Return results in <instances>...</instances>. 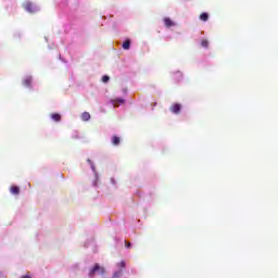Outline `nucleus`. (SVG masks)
<instances>
[{"mask_svg":"<svg viewBox=\"0 0 278 278\" xmlns=\"http://www.w3.org/2000/svg\"><path fill=\"white\" fill-rule=\"evenodd\" d=\"M94 273H100V275H104L105 274V268L100 266L98 263H96L93 268H91L90 271H89V277L93 278Z\"/></svg>","mask_w":278,"mask_h":278,"instance_id":"f257e3e1","label":"nucleus"},{"mask_svg":"<svg viewBox=\"0 0 278 278\" xmlns=\"http://www.w3.org/2000/svg\"><path fill=\"white\" fill-rule=\"evenodd\" d=\"M23 9L26 10V12L34 14L35 12H38V8L30 1L23 3Z\"/></svg>","mask_w":278,"mask_h":278,"instance_id":"f03ea898","label":"nucleus"},{"mask_svg":"<svg viewBox=\"0 0 278 278\" xmlns=\"http://www.w3.org/2000/svg\"><path fill=\"white\" fill-rule=\"evenodd\" d=\"M181 105L179 103H175L170 106V112L173 114H179L180 113Z\"/></svg>","mask_w":278,"mask_h":278,"instance_id":"7ed1b4c3","label":"nucleus"},{"mask_svg":"<svg viewBox=\"0 0 278 278\" xmlns=\"http://www.w3.org/2000/svg\"><path fill=\"white\" fill-rule=\"evenodd\" d=\"M163 22L165 23V26L167 28H170V27L175 26V23L169 17H165V20H163Z\"/></svg>","mask_w":278,"mask_h":278,"instance_id":"20e7f679","label":"nucleus"},{"mask_svg":"<svg viewBox=\"0 0 278 278\" xmlns=\"http://www.w3.org/2000/svg\"><path fill=\"white\" fill-rule=\"evenodd\" d=\"M23 86L26 88H30V86H31V77L30 76L24 78Z\"/></svg>","mask_w":278,"mask_h":278,"instance_id":"39448f33","label":"nucleus"},{"mask_svg":"<svg viewBox=\"0 0 278 278\" xmlns=\"http://www.w3.org/2000/svg\"><path fill=\"white\" fill-rule=\"evenodd\" d=\"M21 192V189L17 186L10 187V193L17 195Z\"/></svg>","mask_w":278,"mask_h":278,"instance_id":"423d86ee","label":"nucleus"},{"mask_svg":"<svg viewBox=\"0 0 278 278\" xmlns=\"http://www.w3.org/2000/svg\"><path fill=\"white\" fill-rule=\"evenodd\" d=\"M81 121L89 122L90 119V113L89 112H83L80 116Z\"/></svg>","mask_w":278,"mask_h":278,"instance_id":"0eeeda50","label":"nucleus"},{"mask_svg":"<svg viewBox=\"0 0 278 278\" xmlns=\"http://www.w3.org/2000/svg\"><path fill=\"white\" fill-rule=\"evenodd\" d=\"M112 144L113 146H119L121 144V138L118 136L112 137Z\"/></svg>","mask_w":278,"mask_h":278,"instance_id":"6e6552de","label":"nucleus"},{"mask_svg":"<svg viewBox=\"0 0 278 278\" xmlns=\"http://www.w3.org/2000/svg\"><path fill=\"white\" fill-rule=\"evenodd\" d=\"M50 117H52L53 122L55 123L61 122V114L53 113L52 115H50Z\"/></svg>","mask_w":278,"mask_h":278,"instance_id":"1a4fd4ad","label":"nucleus"},{"mask_svg":"<svg viewBox=\"0 0 278 278\" xmlns=\"http://www.w3.org/2000/svg\"><path fill=\"white\" fill-rule=\"evenodd\" d=\"M199 18H200V21L206 23L207 20L210 18V15H207V13H202V14H200Z\"/></svg>","mask_w":278,"mask_h":278,"instance_id":"9d476101","label":"nucleus"},{"mask_svg":"<svg viewBox=\"0 0 278 278\" xmlns=\"http://www.w3.org/2000/svg\"><path fill=\"white\" fill-rule=\"evenodd\" d=\"M123 49H125V50L130 49V40H125V42H123Z\"/></svg>","mask_w":278,"mask_h":278,"instance_id":"9b49d317","label":"nucleus"},{"mask_svg":"<svg viewBox=\"0 0 278 278\" xmlns=\"http://www.w3.org/2000/svg\"><path fill=\"white\" fill-rule=\"evenodd\" d=\"M200 46L203 47V48H207L208 47V41L206 39H204L200 42Z\"/></svg>","mask_w":278,"mask_h":278,"instance_id":"f8f14e48","label":"nucleus"},{"mask_svg":"<svg viewBox=\"0 0 278 278\" xmlns=\"http://www.w3.org/2000/svg\"><path fill=\"white\" fill-rule=\"evenodd\" d=\"M102 81H103L104 84H106L108 81H110V76H109V75H104V76L102 77Z\"/></svg>","mask_w":278,"mask_h":278,"instance_id":"ddd939ff","label":"nucleus"},{"mask_svg":"<svg viewBox=\"0 0 278 278\" xmlns=\"http://www.w3.org/2000/svg\"><path fill=\"white\" fill-rule=\"evenodd\" d=\"M125 267H126L125 261H122L121 263H118V268L124 269Z\"/></svg>","mask_w":278,"mask_h":278,"instance_id":"4468645a","label":"nucleus"},{"mask_svg":"<svg viewBox=\"0 0 278 278\" xmlns=\"http://www.w3.org/2000/svg\"><path fill=\"white\" fill-rule=\"evenodd\" d=\"M125 244H126V248H127V249H129L130 245H131L130 242H126V241H125Z\"/></svg>","mask_w":278,"mask_h":278,"instance_id":"2eb2a0df","label":"nucleus"},{"mask_svg":"<svg viewBox=\"0 0 278 278\" xmlns=\"http://www.w3.org/2000/svg\"><path fill=\"white\" fill-rule=\"evenodd\" d=\"M21 278H31L29 275L22 276Z\"/></svg>","mask_w":278,"mask_h":278,"instance_id":"dca6fc26","label":"nucleus"},{"mask_svg":"<svg viewBox=\"0 0 278 278\" xmlns=\"http://www.w3.org/2000/svg\"><path fill=\"white\" fill-rule=\"evenodd\" d=\"M118 103L124 104V100L123 99L118 100Z\"/></svg>","mask_w":278,"mask_h":278,"instance_id":"f3484780","label":"nucleus"},{"mask_svg":"<svg viewBox=\"0 0 278 278\" xmlns=\"http://www.w3.org/2000/svg\"><path fill=\"white\" fill-rule=\"evenodd\" d=\"M118 275H121V271H118ZM118 275H117V274H114V278H117Z\"/></svg>","mask_w":278,"mask_h":278,"instance_id":"a211bd4d","label":"nucleus"},{"mask_svg":"<svg viewBox=\"0 0 278 278\" xmlns=\"http://www.w3.org/2000/svg\"><path fill=\"white\" fill-rule=\"evenodd\" d=\"M87 163H90V164H91V163H92V161H91V160H87Z\"/></svg>","mask_w":278,"mask_h":278,"instance_id":"6ab92c4d","label":"nucleus"}]
</instances>
